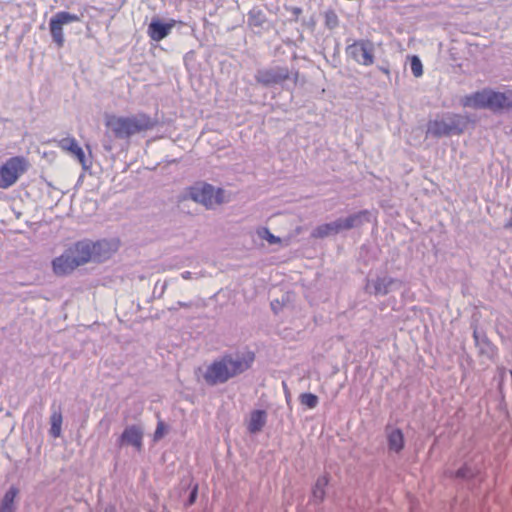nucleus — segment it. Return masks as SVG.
I'll return each instance as SVG.
<instances>
[{"instance_id":"f257e3e1","label":"nucleus","mask_w":512,"mask_h":512,"mask_svg":"<svg viewBox=\"0 0 512 512\" xmlns=\"http://www.w3.org/2000/svg\"><path fill=\"white\" fill-rule=\"evenodd\" d=\"M255 353L249 349L226 353L207 366L203 378L209 386L224 384L248 371L255 362Z\"/></svg>"},{"instance_id":"f03ea898","label":"nucleus","mask_w":512,"mask_h":512,"mask_svg":"<svg viewBox=\"0 0 512 512\" xmlns=\"http://www.w3.org/2000/svg\"><path fill=\"white\" fill-rule=\"evenodd\" d=\"M105 137L129 140L133 135L146 132L157 125V120L140 112L130 116H118L112 113L104 115Z\"/></svg>"},{"instance_id":"7ed1b4c3","label":"nucleus","mask_w":512,"mask_h":512,"mask_svg":"<svg viewBox=\"0 0 512 512\" xmlns=\"http://www.w3.org/2000/svg\"><path fill=\"white\" fill-rule=\"evenodd\" d=\"M463 105L474 109H488L494 113L509 112L512 110V90L500 92L486 88L467 95Z\"/></svg>"},{"instance_id":"20e7f679","label":"nucleus","mask_w":512,"mask_h":512,"mask_svg":"<svg viewBox=\"0 0 512 512\" xmlns=\"http://www.w3.org/2000/svg\"><path fill=\"white\" fill-rule=\"evenodd\" d=\"M467 121L459 114H446L441 119L430 120L427 123L426 134L435 138L463 133Z\"/></svg>"},{"instance_id":"39448f33","label":"nucleus","mask_w":512,"mask_h":512,"mask_svg":"<svg viewBox=\"0 0 512 512\" xmlns=\"http://www.w3.org/2000/svg\"><path fill=\"white\" fill-rule=\"evenodd\" d=\"M28 161L23 156H14L7 159L0 166V188L8 189L13 186L17 180L28 169Z\"/></svg>"},{"instance_id":"423d86ee","label":"nucleus","mask_w":512,"mask_h":512,"mask_svg":"<svg viewBox=\"0 0 512 512\" xmlns=\"http://www.w3.org/2000/svg\"><path fill=\"white\" fill-rule=\"evenodd\" d=\"M187 196L196 203L211 208L214 204H221L223 199L222 189L214 190V187L208 183H197L188 188Z\"/></svg>"},{"instance_id":"0eeeda50","label":"nucleus","mask_w":512,"mask_h":512,"mask_svg":"<svg viewBox=\"0 0 512 512\" xmlns=\"http://www.w3.org/2000/svg\"><path fill=\"white\" fill-rule=\"evenodd\" d=\"M346 54L362 66L374 63V43L369 39L355 40L346 47Z\"/></svg>"},{"instance_id":"6e6552de","label":"nucleus","mask_w":512,"mask_h":512,"mask_svg":"<svg viewBox=\"0 0 512 512\" xmlns=\"http://www.w3.org/2000/svg\"><path fill=\"white\" fill-rule=\"evenodd\" d=\"M403 281L387 274L378 275L375 279L367 280L365 291L375 297L386 296L391 292L399 290Z\"/></svg>"},{"instance_id":"1a4fd4ad","label":"nucleus","mask_w":512,"mask_h":512,"mask_svg":"<svg viewBox=\"0 0 512 512\" xmlns=\"http://www.w3.org/2000/svg\"><path fill=\"white\" fill-rule=\"evenodd\" d=\"M80 21V16L67 11H59L50 18L49 30L53 42L58 48L63 47L65 38L63 33V25Z\"/></svg>"},{"instance_id":"9d476101","label":"nucleus","mask_w":512,"mask_h":512,"mask_svg":"<svg viewBox=\"0 0 512 512\" xmlns=\"http://www.w3.org/2000/svg\"><path fill=\"white\" fill-rule=\"evenodd\" d=\"M291 74L288 67L274 66L259 69L255 74V79L259 84L270 87L282 84L285 80L290 79Z\"/></svg>"},{"instance_id":"9b49d317","label":"nucleus","mask_w":512,"mask_h":512,"mask_svg":"<svg viewBox=\"0 0 512 512\" xmlns=\"http://www.w3.org/2000/svg\"><path fill=\"white\" fill-rule=\"evenodd\" d=\"M144 429L137 424L128 425L118 437L116 444L119 447L132 446L137 452L143 449Z\"/></svg>"},{"instance_id":"f8f14e48","label":"nucleus","mask_w":512,"mask_h":512,"mask_svg":"<svg viewBox=\"0 0 512 512\" xmlns=\"http://www.w3.org/2000/svg\"><path fill=\"white\" fill-rule=\"evenodd\" d=\"M93 245V262L102 263L109 258L117 251L118 249V241L117 240H97L95 242L92 241Z\"/></svg>"},{"instance_id":"ddd939ff","label":"nucleus","mask_w":512,"mask_h":512,"mask_svg":"<svg viewBox=\"0 0 512 512\" xmlns=\"http://www.w3.org/2000/svg\"><path fill=\"white\" fill-rule=\"evenodd\" d=\"M68 251L76 260L78 266L83 265L89 261L93 262V245L90 240H82L75 243L74 247L69 248Z\"/></svg>"},{"instance_id":"4468645a","label":"nucleus","mask_w":512,"mask_h":512,"mask_svg":"<svg viewBox=\"0 0 512 512\" xmlns=\"http://www.w3.org/2000/svg\"><path fill=\"white\" fill-rule=\"evenodd\" d=\"M77 267L78 264L76 260L72 257L68 250H66L62 255L56 257L52 261V269L57 276L67 275Z\"/></svg>"},{"instance_id":"2eb2a0df","label":"nucleus","mask_w":512,"mask_h":512,"mask_svg":"<svg viewBox=\"0 0 512 512\" xmlns=\"http://www.w3.org/2000/svg\"><path fill=\"white\" fill-rule=\"evenodd\" d=\"M58 146L66 151L73 154L77 160L81 163L83 169H88L91 162L86 159L83 149L79 146L77 140L74 137H66L59 141Z\"/></svg>"},{"instance_id":"dca6fc26","label":"nucleus","mask_w":512,"mask_h":512,"mask_svg":"<svg viewBox=\"0 0 512 512\" xmlns=\"http://www.w3.org/2000/svg\"><path fill=\"white\" fill-rule=\"evenodd\" d=\"M173 26V23H167L159 18H153L148 25L147 32L153 41L159 42L169 35Z\"/></svg>"},{"instance_id":"f3484780","label":"nucleus","mask_w":512,"mask_h":512,"mask_svg":"<svg viewBox=\"0 0 512 512\" xmlns=\"http://www.w3.org/2000/svg\"><path fill=\"white\" fill-rule=\"evenodd\" d=\"M388 449L395 453H400L405 446V438L400 428H391L387 426L385 429Z\"/></svg>"},{"instance_id":"a211bd4d","label":"nucleus","mask_w":512,"mask_h":512,"mask_svg":"<svg viewBox=\"0 0 512 512\" xmlns=\"http://www.w3.org/2000/svg\"><path fill=\"white\" fill-rule=\"evenodd\" d=\"M329 475L323 474L319 476L312 486L310 502L314 505H320L326 497V487L329 484Z\"/></svg>"},{"instance_id":"6ab92c4d","label":"nucleus","mask_w":512,"mask_h":512,"mask_svg":"<svg viewBox=\"0 0 512 512\" xmlns=\"http://www.w3.org/2000/svg\"><path fill=\"white\" fill-rule=\"evenodd\" d=\"M343 221L344 228H346V230L358 228L364 223H369L371 221V212L366 209L360 210L343 218Z\"/></svg>"},{"instance_id":"aec40b11","label":"nucleus","mask_w":512,"mask_h":512,"mask_svg":"<svg viewBox=\"0 0 512 512\" xmlns=\"http://www.w3.org/2000/svg\"><path fill=\"white\" fill-rule=\"evenodd\" d=\"M267 422V413L263 409H256L250 413L247 430L251 434L260 432Z\"/></svg>"},{"instance_id":"412c9836","label":"nucleus","mask_w":512,"mask_h":512,"mask_svg":"<svg viewBox=\"0 0 512 512\" xmlns=\"http://www.w3.org/2000/svg\"><path fill=\"white\" fill-rule=\"evenodd\" d=\"M19 490L15 486L9 487L0 501V512H15V498Z\"/></svg>"},{"instance_id":"4be33fe9","label":"nucleus","mask_w":512,"mask_h":512,"mask_svg":"<svg viewBox=\"0 0 512 512\" xmlns=\"http://www.w3.org/2000/svg\"><path fill=\"white\" fill-rule=\"evenodd\" d=\"M266 21V15L260 8L254 7L248 12L247 23L252 28H262Z\"/></svg>"},{"instance_id":"5701e85b","label":"nucleus","mask_w":512,"mask_h":512,"mask_svg":"<svg viewBox=\"0 0 512 512\" xmlns=\"http://www.w3.org/2000/svg\"><path fill=\"white\" fill-rule=\"evenodd\" d=\"M473 338L475 345L479 347L480 353L487 354L492 349V344L484 332L474 329Z\"/></svg>"},{"instance_id":"b1692460","label":"nucleus","mask_w":512,"mask_h":512,"mask_svg":"<svg viewBox=\"0 0 512 512\" xmlns=\"http://www.w3.org/2000/svg\"><path fill=\"white\" fill-rule=\"evenodd\" d=\"M62 413L60 409L54 410L50 416V435L57 438L61 435L62 427Z\"/></svg>"},{"instance_id":"393cba45","label":"nucleus","mask_w":512,"mask_h":512,"mask_svg":"<svg viewBox=\"0 0 512 512\" xmlns=\"http://www.w3.org/2000/svg\"><path fill=\"white\" fill-rule=\"evenodd\" d=\"M331 235H335L332 222L318 225L311 232V236L316 239H323Z\"/></svg>"},{"instance_id":"a878e982","label":"nucleus","mask_w":512,"mask_h":512,"mask_svg":"<svg viewBox=\"0 0 512 512\" xmlns=\"http://www.w3.org/2000/svg\"><path fill=\"white\" fill-rule=\"evenodd\" d=\"M300 403L309 409H313L317 406L319 399L318 396L313 393H302L299 397Z\"/></svg>"},{"instance_id":"bb28decb","label":"nucleus","mask_w":512,"mask_h":512,"mask_svg":"<svg viewBox=\"0 0 512 512\" xmlns=\"http://www.w3.org/2000/svg\"><path fill=\"white\" fill-rule=\"evenodd\" d=\"M257 234L261 239L266 240L269 244H278L281 242L280 237L272 234L267 227L259 228Z\"/></svg>"},{"instance_id":"cd10ccee","label":"nucleus","mask_w":512,"mask_h":512,"mask_svg":"<svg viewBox=\"0 0 512 512\" xmlns=\"http://www.w3.org/2000/svg\"><path fill=\"white\" fill-rule=\"evenodd\" d=\"M475 476H476V471L474 469H472L467 464L463 465L455 472L456 478H460V479H464V480L473 479Z\"/></svg>"},{"instance_id":"c85d7f7f","label":"nucleus","mask_w":512,"mask_h":512,"mask_svg":"<svg viewBox=\"0 0 512 512\" xmlns=\"http://www.w3.org/2000/svg\"><path fill=\"white\" fill-rule=\"evenodd\" d=\"M339 25V18L337 16V14L335 13L334 10H327L325 12V26L330 29V30H333L335 29L336 27H338Z\"/></svg>"},{"instance_id":"c756f323","label":"nucleus","mask_w":512,"mask_h":512,"mask_svg":"<svg viewBox=\"0 0 512 512\" xmlns=\"http://www.w3.org/2000/svg\"><path fill=\"white\" fill-rule=\"evenodd\" d=\"M410 68H411L412 74L415 77L418 78L423 75V65H422L420 58L417 55H413L410 58Z\"/></svg>"},{"instance_id":"7c9ffc66","label":"nucleus","mask_w":512,"mask_h":512,"mask_svg":"<svg viewBox=\"0 0 512 512\" xmlns=\"http://www.w3.org/2000/svg\"><path fill=\"white\" fill-rule=\"evenodd\" d=\"M198 488H199V486L197 483L192 486L189 496H188L187 500L184 502L185 508L192 506L196 502L197 497H198Z\"/></svg>"},{"instance_id":"2f4dec72","label":"nucleus","mask_w":512,"mask_h":512,"mask_svg":"<svg viewBox=\"0 0 512 512\" xmlns=\"http://www.w3.org/2000/svg\"><path fill=\"white\" fill-rule=\"evenodd\" d=\"M285 9L292 13L293 17L289 19L290 22H297L299 20V16L302 13V8L297 6H286Z\"/></svg>"},{"instance_id":"473e14b6","label":"nucleus","mask_w":512,"mask_h":512,"mask_svg":"<svg viewBox=\"0 0 512 512\" xmlns=\"http://www.w3.org/2000/svg\"><path fill=\"white\" fill-rule=\"evenodd\" d=\"M165 428H166V426H165L164 422L158 421L156 430L154 432V440L155 441H157L163 437Z\"/></svg>"},{"instance_id":"72a5a7b5","label":"nucleus","mask_w":512,"mask_h":512,"mask_svg":"<svg viewBox=\"0 0 512 512\" xmlns=\"http://www.w3.org/2000/svg\"><path fill=\"white\" fill-rule=\"evenodd\" d=\"M343 222V218H337L336 220L332 221L335 235L346 230V228H344Z\"/></svg>"},{"instance_id":"f704fd0d","label":"nucleus","mask_w":512,"mask_h":512,"mask_svg":"<svg viewBox=\"0 0 512 512\" xmlns=\"http://www.w3.org/2000/svg\"><path fill=\"white\" fill-rule=\"evenodd\" d=\"M343 222V218H337L336 220L332 221L335 235L346 230V228H344Z\"/></svg>"},{"instance_id":"c9c22d12","label":"nucleus","mask_w":512,"mask_h":512,"mask_svg":"<svg viewBox=\"0 0 512 512\" xmlns=\"http://www.w3.org/2000/svg\"><path fill=\"white\" fill-rule=\"evenodd\" d=\"M103 148H104L106 151H108V152H109V151H111V150H112V148H113V146H112V144H111V141H110V140H109V141H106V140H105V141L103 142Z\"/></svg>"},{"instance_id":"e433bc0d","label":"nucleus","mask_w":512,"mask_h":512,"mask_svg":"<svg viewBox=\"0 0 512 512\" xmlns=\"http://www.w3.org/2000/svg\"><path fill=\"white\" fill-rule=\"evenodd\" d=\"M181 277H182L183 279H185V280L192 279V272H190V271H184V272H182Z\"/></svg>"},{"instance_id":"4c0bfd02","label":"nucleus","mask_w":512,"mask_h":512,"mask_svg":"<svg viewBox=\"0 0 512 512\" xmlns=\"http://www.w3.org/2000/svg\"><path fill=\"white\" fill-rule=\"evenodd\" d=\"M510 212H511V217H510V219H509V220L504 224V228H505V229H511V228H512V206H511Z\"/></svg>"},{"instance_id":"58836bf2","label":"nucleus","mask_w":512,"mask_h":512,"mask_svg":"<svg viewBox=\"0 0 512 512\" xmlns=\"http://www.w3.org/2000/svg\"><path fill=\"white\" fill-rule=\"evenodd\" d=\"M177 305H178L179 307L187 308V307H190V306H191V303L178 301V302H177Z\"/></svg>"},{"instance_id":"ea45409f","label":"nucleus","mask_w":512,"mask_h":512,"mask_svg":"<svg viewBox=\"0 0 512 512\" xmlns=\"http://www.w3.org/2000/svg\"><path fill=\"white\" fill-rule=\"evenodd\" d=\"M379 70H380L381 72H383V73L387 74V75L389 74V69H388L387 67H382V66H381V67H379Z\"/></svg>"},{"instance_id":"a19ab883","label":"nucleus","mask_w":512,"mask_h":512,"mask_svg":"<svg viewBox=\"0 0 512 512\" xmlns=\"http://www.w3.org/2000/svg\"><path fill=\"white\" fill-rule=\"evenodd\" d=\"M302 23H303V25H309V26H311V27H313V26H314V22H313L312 20H311L310 22H308V23H306V21H305V20H303V21H302Z\"/></svg>"},{"instance_id":"79ce46f5","label":"nucleus","mask_w":512,"mask_h":512,"mask_svg":"<svg viewBox=\"0 0 512 512\" xmlns=\"http://www.w3.org/2000/svg\"><path fill=\"white\" fill-rule=\"evenodd\" d=\"M293 75H294V84H296L297 83V78H298V71H295L293 73Z\"/></svg>"}]
</instances>
